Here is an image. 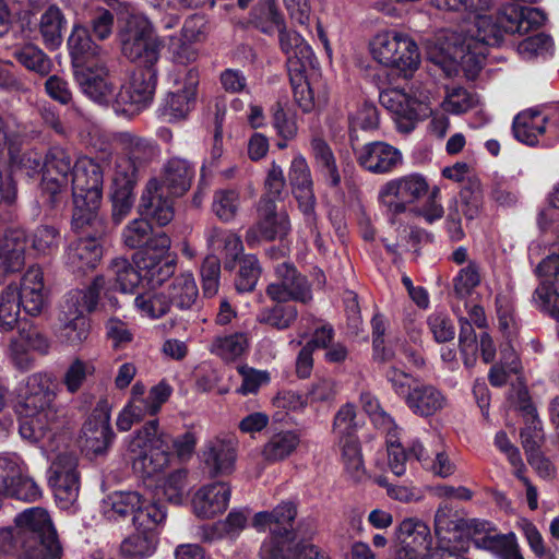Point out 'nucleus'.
<instances>
[{
	"label": "nucleus",
	"instance_id": "8",
	"mask_svg": "<svg viewBox=\"0 0 559 559\" xmlns=\"http://www.w3.org/2000/svg\"><path fill=\"white\" fill-rule=\"evenodd\" d=\"M122 55L142 68L154 67L159 59L160 43L150 21L132 13L120 31Z\"/></svg>",
	"mask_w": 559,
	"mask_h": 559
},
{
	"label": "nucleus",
	"instance_id": "45",
	"mask_svg": "<svg viewBox=\"0 0 559 559\" xmlns=\"http://www.w3.org/2000/svg\"><path fill=\"white\" fill-rule=\"evenodd\" d=\"M250 23L265 34L278 32L286 24L275 0H261L251 12Z\"/></svg>",
	"mask_w": 559,
	"mask_h": 559
},
{
	"label": "nucleus",
	"instance_id": "51",
	"mask_svg": "<svg viewBox=\"0 0 559 559\" xmlns=\"http://www.w3.org/2000/svg\"><path fill=\"white\" fill-rule=\"evenodd\" d=\"M120 141L124 145L126 156L141 169L157 156V146L152 141L129 132L121 133Z\"/></svg>",
	"mask_w": 559,
	"mask_h": 559
},
{
	"label": "nucleus",
	"instance_id": "61",
	"mask_svg": "<svg viewBox=\"0 0 559 559\" xmlns=\"http://www.w3.org/2000/svg\"><path fill=\"white\" fill-rule=\"evenodd\" d=\"M524 420L525 427L521 431V440L528 456L538 453L537 450L544 440V433L535 408L527 409V416L524 417Z\"/></svg>",
	"mask_w": 559,
	"mask_h": 559
},
{
	"label": "nucleus",
	"instance_id": "31",
	"mask_svg": "<svg viewBox=\"0 0 559 559\" xmlns=\"http://www.w3.org/2000/svg\"><path fill=\"white\" fill-rule=\"evenodd\" d=\"M103 249L97 239L83 238L71 242L66 253V264L74 273L93 270L99 263Z\"/></svg>",
	"mask_w": 559,
	"mask_h": 559
},
{
	"label": "nucleus",
	"instance_id": "34",
	"mask_svg": "<svg viewBox=\"0 0 559 559\" xmlns=\"http://www.w3.org/2000/svg\"><path fill=\"white\" fill-rule=\"evenodd\" d=\"M67 26L68 21L63 12L55 4L48 7L40 14L37 29L46 48L56 50L62 45Z\"/></svg>",
	"mask_w": 559,
	"mask_h": 559
},
{
	"label": "nucleus",
	"instance_id": "55",
	"mask_svg": "<svg viewBox=\"0 0 559 559\" xmlns=\"http://www.w3.org/2000/svg\"><path fill=\"white\" fill-rule=\"evenodd\" d=\"M166 519L165 509L141 497V506H138L132 516V522L138 531L153 533Z\"/></svg>",
	"mask_w": 559,
	"mask_h": 559
},
{
	"label": "nucleus",
	"instance_id": "59",
	"mask_svg": "<svg viewBox=\"0 0 559 559\" xmlns=\"http://www.w3.org/2000/svg\"><path fill=\"white\" fill-rule=\"evenodd\" d=\"M7 141L2 144V147L8 144L10 162L14 167L23 169L27 176H34L37 174L43 175L44 170V158L35 151L24 152L21 156L15 152V140L7 132Z\"/></svg>",
	"mask_w": 559,
	"mask_h": 559
},
{
	"label": "nucleus",
	"instance_id": "56",
	"mask_svg": "<svg viewBox=\"0 0 559 559\" xmlns=\"http://www.w3.org/2000/svg\"><path fill=\"white\" fill-rule=\"evenodd\" d=\"M22 307L17 299V287L9 285L0 294V330L12 331L20 319V308Z\"/></svg>",
	"mask_w": 559,
	"mask_h": 559
},
{
	"label": "nucleus",
	"instance_id": "38",
	"mask_svg": "<svg viewBox=\"0 0 559 559\" xmlns=\"http://www.w3.org/2000/svg\"><path fill=\"white\" fill-rule=\"evenodd\" d=\"M29 349L41 353L48 349L46 337L36 330L22 331L19 337L11 342L10 350L17 368L27 369L32 365L33 358L27 353Z\"/></svg>",
	"mask_w": 559,
	"mask_h": 559
},
{
	"label": "nucleus",
	"instance_id": "11",
	"mask_svg": "<svg viewBox=\"0 0 559 559\" xmlns=\"http://www.w3.org/2000/svg\"><path fill=\"white\" fill-rule=\"evenodd\" d=\"M393 542L394 559H430L436 554L432 550L430 527L415 516L405 518L397 523Z\"/></svg>",
	"mask_w": 559,
	"mask_h": 559
},
{
	"label": "nucleus",
	"instance_id": "60",
	"mask_svg": "<svg viewBox=\"0 0 559 559\" xmlns=\"http://www.w3.org/2000/svg\"><path fill=\"white\" fill-rule=\"evenodd\" d=\"M480 266L475 261H468L462 266L453 278L454 293L460 298H466L472 295L474 289L480 284Z\"/></svg>",
	"mask_w": 559,
	"mask_h": 559
},
{
	"label": "nucleus",
	"instance_id": "64",
	"mask_svg": "<svg viewBox=\"0 0 559 559\" xmlns=\"http://www.w3.org/2000/svg\"><path fill=\"white\" fill-rule=\"evenodd\" d=\"M477 97L463 87H451L445 92L441 107L444 111L460 115L475 107Z\"/></svg>",
	"mask_w": 559,
	"mask_h": 559
},
{
	"label": "nucleus",
	"instance_id": "14",
	"mask_svg": "<svg viewBox=\"0 0 559 559\" xmlns=\"http://www.w3.org/2000/svg\"><path fill=\"white\" fill-rule=\"evenodd\" d=\"M76 467L78 459L70 453L59 454L50 466L48 480L62 509H68L78 499L80 477Z\"/></svg>",
	"mask_w": 559,
	"mask_h": 559
},
{
	"label": "nucleus",
	"instance_id": "62",
	"mask_svg": "<svg viewBox=\"0 0 559 559\" xmlns=\"http://www.w3.org/2000/svg\"><path fill=\"white\" fill-rule=\"evenodd\" d=\"M385 433L388 447V464L391 472L396 476H402L406 472V462L409 459L405 449L399 442L400 429H391Z\"/></svg>",
	"mask_w": 559,
	"mask_h": 559
},
{
	"label": "nucleus",
	"instance_id": "21",
	"mask_svg": "<svg viewBox=\"0 0 559 559\" xmlns=\"http://www.w3.org/2000/svg\"><path fill=\"white\" fill-rule=\"evenodd\" d=\"M276 275L278 281L267 287V294L273 300L278 302L311 300L312 295L307 280L298 274L294 266L282 263L276 267Z\"/></svg>",
	"mask_w": 559,
	"mask_h": 559
},
{
	"label": "nucleus",
	"instance_id": "32",
	"mask_svg": "<svg viewBox=\"0 0 559 559\" xmlns=\"http://www.w3.org/2000/svg\"><path fill=\"white\" fill-rule=\"evenodd\" d=\"M202 461L211 476L228 474L236 462L235 444L231 440L210 441L202 453Z\"/></svg>",
	"mask_w": 559,
	"mask_h": 559
},
{
	"label": "nucleus",
	"instance_id": "13",
	"mask_svg": "<svg viewBox=\"0 0 559 559\" xmlns=\"http://www.w3.org/2000/svg\"><path fill=\"white\" fill-rule=\"evenodd\" d=\"M170 239L159 233L148 245L135 253L134 263L141 270L142 281L153 287L163 285L175 272V259L169 254Z\"/></svg>",
	"mask_w": 559,
	"mask_h": 559
},
{
	"label": "nucleus",
	"instance_id": "54",
	"mask_svg": "<svg viewBox=\"0 0 559 559\" xmlns=\"http://www.w3.org/2000/svg\"><path fill=\"white\" fill-rule=\"evenodd\" d=\"M13 57L26 69L40 75H48L52 68V62L49 57L39 47L33 44L15 48Z\"/></svg>",
	"mask_w": 559,
	"mask_h": 559
},
{
	"label": "nucleus",
	"instance_id": "24",
	"mask_svg": "<svg viewBox=\"0 0 559 559\" xmlns=\"http://www.w3.org/2000/svg\"><path fill=\"white\" fill-rule=\"evenodd\" d=\"M230 493L229 486L222 481L200 487L191 499L193 514L202 520L215 518L227 509Z\"/></svg>",
	"mask_w": 559,
	"mask_h": 559
},
{
	"label": "nucleus",
	"instance_id": "44",
	"mask_svg": "<svg viewBox=\"0 0 559 559\" xmlns=\"http://www.w3.org/2000/svg\"><path fill=\"white\" fill-rule=\"evenodd\" d=\"M68 48L75 62L76 69L83 67V62L100 53V47L95 45L81 24H74L68 38Z\"/></svg>",
	"mask_w": 559,
	"mask_h": 559
},
{
	"label": "nucleus",
	"instance_id": "30",
	"mask_svg": "<svg viewBox=\"0 0 559 559\" xmlns=\"http://www.w3.org/2000/svg\"><path fill=\"white\" fill-rule=\"evenodd\" d=\"M259 213L258 228L264 239H283L289 234L292 225L288 214L283 207H278L274 201L261 200Z\"/></svg>",
	"mask_w": 559,
	"mask_h": 559
},
{
	"label": "nucleus",
	"instance_id": "35",
	"mask_svg": "<svg viewBox=\"0 0 559 559\" xmlns=\"http://www.w3.org/2000/svg\"><path fill=\"white\" fill-rule=\"evenodd\" d=\"M193 177L192 165L183 158L174 157L163 167L160 185L174 197H180L190 189Z\"/></svg>",
	"mask_w": 559,
	"mask_h": 559
},
{
	"label": "nucleus",
	"instance_id": "29",
	"mask_svg": "<svg viewBox=\"0 0 559 559\" xmlns=\"http://www.w3.org/2000/svg\"><path fill=\"white\" fill-rule=\"evenodd\" d=\"M26 234L10 229L0 235V276L19 271L25 263Z\"/></svg>",
	"mask_w": 559,
	"mask_h": 559
},
{
	"label": "nucleus",
	"instance_id": "57",
	"mask_svg": "<svg viewBox=\"0 0 559 559\" xmlns=\"http://www.w3.org/2000/svg\"><path fill=\"white\" fill-rule=\"evenodd\" d=\"M520 360L513 346H500V362L489 371V381L493 386L503 385L510 373H518Z\"/></svg>",
	"mask_w": 559,
	"mask_h": 559
},
{
	"label": "nucleus",
	"instance_id": "58",
	"mask_svg": "<svg viewBox=\"0 0 559 559\" xmlns=\"http://www.w3.org/2000/svg\"><path fill=\"white\" fill-rule=\"evenodd\" d=\"M483 550L491 552L499 559H524L514 533L499 534L497 532L489 540H481Z\"/></svg>",
	"mask_w": 559,
	"mask_h": 559
},
{
	"label": "nucleus",
	"instance_id": "10",
	"mask_svg": "<svg viewBox=\"0 0 559 559\" xmlns=\"http://www.w3.org/2000/svg\"><path fill=\"white\" fill-rule=\"evenodd\" d=\"M516 140L526 145H552L559 141V107L527 109L513 121Z\"/></svg>",
	"mask_w": 559,
	"mask_h": 559
},
{
	"label": "nucleus",
	"instance_id": "7",
	"mask_svg": "<svg viewBox=\"0 0 559 559\" xmlns=\"http://www.w3.org/2000/svg\"><path fill=\"white\" fill-rule=\"evenodd\" d=\"M70 187L73 195L74 215L90 221L103 200L104 162L81 156L74 162Z\"/></svg>",
	"mask_w": 559,
	"mask_h": 559
},
{
	"label": "nucleus",
	"instance_id": "16",
	"mask_svg": "<svg viewBox=\"0 0 559 559\" xmlns=\"http://www.w3.org/2000/svg\"><path fill=\"white\" fill-rule=\"evenodd\" d=\"M170 394V385L160 381L151 388L146 397L130 399L117 417L118 429L128 431L133 424L143 420L146 416L156 415Z\"/></svg>",
	"mask_w": 559,
	"mask_h": 559
},
{
	"label": "nucleus",
	"instance_id": "18",
	"mask_svg": "<svg viewBox=\"0 0 559 559\" xmlns=\"http://www.w3.org/2000/svg\"><path fill=\"white\" fill-rule=\"evenodd\" d=\"M74 164L70 153L61 147H51L44 158L41 186L52 197L68 190Z\"/></svg>",
	"mask_w": 559,
	"mask_h": 559
},
{
	"label": "nucleus",
	"instance_id": "47",
	"mask_svg": "<svg viewBox=\"0 0 559 559\" xmlns=\"http://www.w3.org/2000/svg\"><path fill=\"white\" fill-rule=\"evenodd\" d=\"M134 307L142 317L159 319L169 312L171 305L164 286L146 290L134 298Z\"/></svg>",
	"mask_w": 559,
	"mask_h": 559
},
{
	"label": "nucleus",
	"instance_id": "36",
	"mask_svg": "<svg viewBox=\"0 0 559 559\" xmlns=\"http://www.w3.org/2000/svg\"><path fill=\"white\" fill-rule=\"evenodd\" d=\"M164 288L171 307L174 306L179 310L191 309L199 297V288L195 278L189 271L173 277Z\"/></svg>",
	"mask_w": 559,
	"mask_h": 559
},
{
	"label": "nucleus",
	"instance_id": "40",
	"mask_svg": "<svg viewBox=\"0 0 559 559\" xmlns=\"http://www.w3.org/2000/svg\"><path fill=\"white\" fill-rule=\"evenodd\" d=\"M406 404L414 414L430 416L444 407L445 397L432 385H417L407 394Z\"/></svg>",
	"mask_w": 559,
	"mask_h": 559
},
{
	"label": "nucleus",
	"instance_id": "43",
	"mask_svg": "<svg viewBox=\"0 0 559 559\" xmlns=\"http://www.w3.org/2000/svg\"><path fill=\"white\" fill-rule=\"evenodd\" d=\"M296 507L292 502H283L278 504L273 512L271 518L274 523V527L271 528L272 536L267 540H288L293 545V549H298L305 543H296L292 537L293 521L296 518Z\"/></svg>",
	"mask_w": 559,
	"mask_h": 559
},
{
	"label": "nucleus",
	"instance_id": "49",
	"mask_svg": "<svg viewBox=\"0 0 559 559\" xmlns=\"http://www.w3.org/2000/svg\"><path fill=\"white\" fill-rule=\"evenodd\" d=\"M210 352L226 362L240 361L245 354V333L237 331L217 335Z\"/></svg>",
	"mask_w": 559,
	"mask_h": 559
},
{
	"label": "nucleus",
	"instance_id": "28",
	"mask_svg": "<svg viewBox=\"0 0 559 559\" xmlns=\"http://www.w3.org/2000/svg\"><path fill=\"white\" fill-rule=\"evenodd\" d=\"M187 76V85L182 90L169 93L165 98L162 107V116L169 122L186 118L194 104L198 72L191 69L188 71Z\"/></svg>",
	"mask_w": 559,
	"mask_h": 559
},
{
	"label": "nucleus",
	"instance_id": "53",
	"mask_svg": "<svg viewBox=\"0 0 559 559\" xmlns=\"http://www.w3.org/2000/svg\"><path fill=\"white\" fill-rule=\"evenodd\" d=\"M156 545L157 539L153 533L139 531L121 543L120 552L130 559H143L155 552Z\"/></svg>",
	"mask_w": 559,
	"mask_h": 559
},
{
	"label": "nucleus",
	"instance_id": "5",
	"mask_svg": "<svg viewBox=\"0 0 559 559\" xmlns=\"http://www.w3.org/2000/svg\"><path fill=\"white\" fill-rule=\"evenodd\" d=\"M105 284L104 276H96L90 286L70 290L64 296L55 329V335L61 344L78 347L87 340L91 331L87 314L95 310Z\"/></svg>",
	"mask_w": 559,
	"mask_h": 559
},
{
	"label": "nucleus",
	"instance_id": "23",
	"mask_svg": "<svg viewBox=\"0 0 559 559\" xmlns=\"http://www.w3.org/2000/svg\"><path fill=\"white\" fill-rule=\"evenodd\" d=\"M459 344L465 367L472 368L477 360V354L480 353L485 364H490L496 358L497 347L491 335L484 331L477 337L468 322L460 318Z\"/></svg>",
	"mask_w": 559,
	"mask_h": 559
},
{
	"label": "nucleus",
	"instance_id": "9",
	"mask_svg": "<svg viewBox=\"0 0 559 559\" xmlns=\"http://www.w3.org/2000/svg\"><path fill=\"white\" fill-rule=\"evenodd\" d=\"M429 191L428 181L420 174H408L384 182L378 191V202L384 210L392 225L397 224V217L407 207Z\"/></svg>",
	"mask_w": 559,
	"mask_h": 559
},
{
	"label": "nucleus",
	"instance_id": "50",
	"mask_svg": "<svg viewBox=\"0 0 559 559\" xmlns=\"http://www.w3.org/2000/svg\"><path fill=\"white\" fill-rule=\"evenodd\" d=\"M141 497L135 491L114 492L104 500V515L108 520H118L128 514L133 515L138 506H141Z\"/></svg>",
	"mask_w": 559,
	"mask_h": 559
},
{
	"label": "nucleus",
	"instance_id": "2",
	"mask_svg": "<svg viewBox=\"0 0 559 559\" xmlns=\"http://www.w3.org/2000/svg\"><path fill=\"white\" fill-rule=\"evenodd\" d=\"M173 443L179 459H189L195 448L193 433L186 432L175 440L159 429L157 419L147 421L128 438L127 455L135 473L152 478L162 473L170 463L169 448Z\"/></svg>",
	"mask_w": 559,
	"mask_h": 559
},
{
	"label": "nucleus",
	"instance_id": "63",
	"mask_svg": "<svg viewBox=\"0 0 559 559\" xmlns=\"http://www.w3.org/2000/svg\"><path fill=\"white\" fill-rule=\"evenodd\" d=\"M342 461L347 475L354 480H360L365 475L361 450L355 438L345 439L342 444Z\"/></svg>",
	"mask_w": 559,
	"mask_h": 559
},
{
	"label": "nucleus",
	"instance_id": "4",
	"mask_svg": "<svg viewBox=\"0 0 559 559\" xmlns=\"http://www.w3.org/2000/svg\"><path fill=\"white\" fill-rule=\"evenodd\" d=\"M430 88L413 84L408 90L390 88L380 93L381 105L388 109L402 133H409L416 124L431 116L430 131L438 138H443L450 127L449 118L439 112H433Z\"/></svg>",
	"mask_w": 559,
	"mask_h": 559
},
{
	"label": "nucleus",
	"instance_id": "15",
	"mask_svg": "<svg viewBox=\"0 0 559 559\" xmlns=\"http://www.w3.org/2000/svg\"><path fill=\"white\" fill-rule=\"evenodd\" d=\"M465 522L466 520L449 504L442 503L438 507L433 520L435 534L438 539L436 554L467 551V540L464 535Z\"/></svg>",
	"mask_w": 559,
	"mask_h": 559
},
{
	"label": "nucleus",
	"instance_id": "26",
	"mask_svg": "<svg viewBox=\"0 0 559 559\" xmlns=\"http://www.w3.org/2000/svg\"><path fill=\"white\" fill-rule=\"evenodd\" d=\"M401 152L385 142L367 143L357 152V162L372 174H388L402 164Z\"/></svg>",
	"mask_w": 559,
	"mask_h": 559
},
{
	"label": "nucleus",
	"instance_id": "12",
	"mask_svg": "<svg viewBox=\"0 0 559 559\" xmlns=\"http://www.w3.org/2000/svg\"><path fill=\"white\" fill-rule=\"evenodd\" d=\"M156 83L155 67L139 68L115 96L114 110L128 117L136 115L152 102Z\"/></svg>",
	"mask_w": 559,
	"mask_h": 559
},
{
	"label": "nucleus",
	"instance_id": "33",
	"mask_svg": "<svg viewBox=\"0 0 559 559\" xmlns=\"http://www.w3.org/2000/svg\"><path fill=\"white\" fill-rule=\"evenodd\" d=\"M15 524L21 542L34 535L39 536L40 539H48L49 535L56 536L50 518L43 508H31L17 514Z\"/></svg>",
	"mask_w": 559,
	"mask_h": 559
},
{
	"label": "nucleus",
	"instance_id": "37",
	"mask_svg": "<svg viewBox=\"0 0 559 559\" xmlns=\"http://www.w3.org/2000/svg\"><path fill=\"white\" fill-rule=\"evenodd\" d=\"M261 559H329L312 544H304L298 549H293L288 540H265L260 549Z\"/></svg>",
	"mask_w": 559,
	"mask_h": 559
},
{
	"label": "nucleus",
	"instance_id": "3",
	"mask_svg": "<svg viewBox=\"0 0 559 559\" xmlns=\"http://www.w3.org/2000/svg\"><path fill=\"white\" fill-rule=\"evenodd\" d=\"M19 396L21 437L32 443L43 441L50 431L58 428L60 419L53 404L55 394L49 390L47 379L39 373L27 377Z\"/></svg>",
	"mask_w": 559,
	"mask_h": 559
},
{
	"label": "nucleus",
	"instance_id": "1",
	"mask_svg": "<svg viewBox=\"0 0 559 559\" xmlns=\"http://www.w3.org/2000/svg\"><path fill=\"white\" fill-rule=\"evenodd\" d=\"M440 10L464 12L460 32H447L439 38L431 60L448 74L461 68L474 78L483 66L489 46H499L504 34H524L544 24L546 16L536 8L506 4L492 8L490 0H432Z\"/></svg>",
	"mask_w": 559,
	"mask_h": 559
},
{
	"label": "nucleus",
	"instance_id": "48",
	"mask_svg": "<svg viewBox=\"0 0 559 559\" xmlns=\"http://www.w3.org/2000/svg\"><path fill=\"white\" fill-rule=\"evenodd\" d=\"M110 280L122 293H132L142 281L141 270L124 258H116L108 267Z\"/></svg>",
	"mask_w": 559,
	"mask_h": 559
},
{
	"label": "nucleus",
	"instance_id": "27",
	"mask_svg": "<svg viewBox=\"0 0 559 559\" xmlns=\"http://www.w3.org/2000/svg\"><path fill=\"white\" fill-rule=\"evenodd\" d=\"M75 79L82 92L92 100L114 106V88L103 63L95 67L83 66L75 70Z\"/></svg>",
	"mask_w": 559,
	"mask_h": 559
},
{
	"label": "nucleus",
	"instance_id": "20",
	"mask_svg": "<svg viewBox=\"0 0 559 559\" xmlns=\"http://www.w3.org/2000/svg\"><path fill=\"white\" fill-rule=\"evenodd\" d=\"M174 198L158 179L152 178L143 190L139 211L141 215L154 221L157 225L165 226L175 215Z\"/></svg>",
	"mask_w": 559,
	"mask_h": 559
},
{
	"label": "nucleus",
	"instance_id": "6",
	"mask_svg": "<svg viewBox=\"0 0 559 559\" xmlns=\"http://www.w3.org/2000/svg\"><path fill=\"white\" fill-rule=\"evenodd\" d=\"M371 58L384 68L411 76L420 64V53L415 40L397 29H382L369 40Z\"/></svg>",
	"mask_w": 559,
	"mask_h": 559
},
{
	"label": "nucleus",
	"instance_id": "41",
	"mask_svg": "<svg viewBox=\"0 0 559 559\" xmlns=\"http://www.w3.org/2000/svg\"><path fill=\"white\" fill-rule=\"evenodd\" d=\"M300 444V436L295 430L274 433L261 449V456L267 463H276L290 456Z\"/></svg>",
	"mask_w": 559,
	"mask_h": 559
},
{
	"label": "nucleus",
	"instance_id": "52",
	"mask_svg": "<svg viewBox=\"0 0 559 559\" xmlns=\"http://www.w3.org/2000/svg\"><path fill=\"white\" fill-rule=\"evenodd\" d=\"M496 312L498 329L506 342L500 346H513L512 342L518 335L519 324L514 314L513 305L507 295H498L496 298Z\"/></svg>",
	"mask_w": 559,
	"mask_h": 559
},
{
	"label": "nucleus",
	"instance_id": "46",
	"mask_svg": "<svg viewBox=\"0 0 559 559\" xmlns=\"http://www.w3.org/2000/svg\"><path fill=\"white\" fill-rule=\"evenodd\" d=\"M62 549L57 536L49 535L48 539H40L34 535L22 542L17 559H61Z\"/></svg>",
	"mask_w": 559,
	"mask_h": 559
},
{
	"label": "nucleus",
	"instance_id": "22",
	"mask_svg": "<svg viewBox=\"0 0 559 559\" xmlns=\"http://www.w3.org/2000/svg\"><path fill=\"white\" fill-rule=\"evenodd\" d=\"M288 179L300 211L305 216L311 218L316 207L313 180L308 162L302 154L297 153L292 159Z\"/></svg>",
	"mask_w": 559,
	"mask_h": 559
},
{
	"label": "nucleus",
	"instance_id": "17",
	"mask_svg": "<svg viewBox=\"0 0 559 559\" xmlns=\"http://www.w3.org/2000/svg\"><path fill=\"white\" fill-rule=\"evenodd\" d=\"M114 438L110 427V408L106 401L99 402L82 429V447L87 454L100 455L109 448Z\"/></svg>",
	"mask_w": 559,
	"mask_h": 559
},
{
	"label": "nucleus",
	"instance_id": "42",
	"mask_svg": "<svg viewBox=\"0 0 559 559\" xmlns=\"http://www.w3.org/2000/svg\"><path fill=\"white\" fill-rule=\"evenodd\" d=\"M157 488L168 502L181 504L189 492V471L179 467L163 475L158 479Z\"/></svg>",
	"mask_w": 559,
	"mask_h": 559
},
{
	"label": "nucleus",
	"instance_id": "19",
	"mask_svg": "<svg viewBox=\"0 0 559 559\" xmlns=\"http://www.w3.org/2000/svg\"><path fill=\"white\" fill-rule=\"evenodd\" d=\"M277 34L280 48L286 56L290 74H302L316 69L318 62L314 52L299 33L287 28L285 24Z\"/></svg>",
	"mask_w": 559,
	"mask_h": 559
},
{
	"label": "nucleus",
	"instance_id": "25",
	"mask_svg": "<svg viewBox=\"0 0 559 559\" xmlns=\"http://www.w3.org/2000/svg\"><path fill=\"white\" fill-rule=\"evenodd\" d=\"M17 299L29 316L35 317L44 311L48 301V289L40 267L32 266L23 274L17 288Z\"/></svg>",
	"mask_w": 559,
	"mask_h": 559
},
{
	"label": "nucleus",
	"instance_id": "39",
	"mask_svg": "<svg viewBox=\"0 0 559 559\" xmlns=\"http://www.w3.org/2000/svg\"><path fill=\"white\" fill-rule=\"evenodd\" d=\"M245 527V512L233 509L228 515L210 525L200 527L199 536L203 542L212 543L221 538H237Z\"/></svg>",
	"mask_w": 559,
	"mask_h": 559
}]
</instances>
